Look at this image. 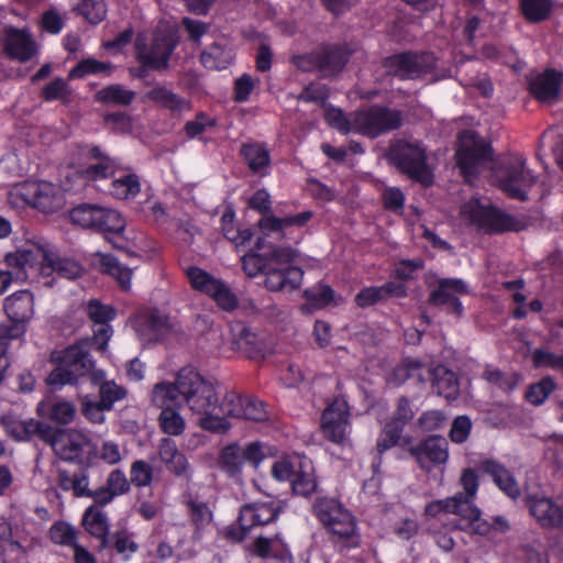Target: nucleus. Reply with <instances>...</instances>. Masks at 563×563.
<instances>
[{"label": "nucleus", "instance_id": "nucleus-29", "mask_svg": "<svg viewBox=\"0 0 563 563\" xmlns=\"http://www.w3.org/2000/svg\"><path fill=\"white\" fill-rule=\"evenodd\" d=\"M479 468L489 475L496 486L509 498L516 500L521 495L520 486L514 474L501 463L488 459L481 463Z\"/></svg>", "mask_w": 563, "mask_h": 563}, {"label": "nucleus", "instance_id": "nucleus-3", "mask_svg": "<svg viewBox=\"0 0 563 563\" xmlns=\"http://www.w3.org/2000/svg\"><path fill=\"white\" fill-rule=\"evenodd\" d=\"M161 384L173 391L180 406H187L194 415L217 411L218 393L214 385L192 368H181L175 382Z\"/></svg>", "mask_w": 563, "mask_h": 563}, {"label": "nucleus", "instance_id": "nucleus-49", "mask_svg": "<svg viewBox=\"0 0 563 563\" xmlns=\"http://www.w3.org/2000/svg\"><path fill=\"white\" fill-rule=\"evenodd\" d=\"M71 93L69 85L63 78H55L42 90V97L46 101L60 100L65 104L70 102Z\"/></svg>", "mask_w": 563, "mask_h": 563}, {"label": "nucleus", "instance_id": "nucleus-12", "mask_svg": "<svg viewBox=\"0 0 563 563\" xmlns=\"http://www.w3.org/2000/svg\"><path fill=\"white\" fill-rule=\"evenodd\" d=\"M437 64L430 52H404L387 57L384 67L400 79H418L430 73Z\"/></svg>", "mask_w": 563, "mask_h": 563}, {"label": "nucleus", "instance_id": "nucleus-52", "mask_svg": "<svg viewBox=\"0 0 563 563\" xmlns=\"http://www.w3.org/2000/svg\"><path fill=\"white\" fill-rule=\"evenodd\" d=\"M552 8L551 0H522L521 9L523 15L531 22L545 20Z\"/></svg>", "mask_w": 563, "mask_h": 563}, {"label": "nucleus", "instance_id": "nucleus-53", "mask_svg": "<svg viewBox=\"0 0 563 563\" xmlns=\"http://www.w3.org/2000/svg\"><path fill=\"white\" fill-rule=\"evenodd\" d=\"M555 387L556 384L551 377H544L539 383L533 384L528 388L526 398L530 404L540 406L545 401L550 394L554 391Z\"/></svg>", "mask_w": 563, "mask_h": 563}, {"label": "nucleus", "instance_id": "nucleus-9", "mask_svg": "<svg viewBox=\"0 0 563 563\" xmlns=\"http://www.w3.org/2000/svg\"><path fill=\"white\" fill-rule=\"evenodd\" d=\"M462 214L471 223L486 233H503L506 231H521L526 223L506 212L490 206H483L478 201H470L462 207Z\"/></svg>", "mask_w": 563, "mask_h": 563}, {"label": "nucleus", "instance_id": "nucleus-25", "mask_svg": "<svg viewBox=\"0 0 563 563\" xmlns=\"http://www.w3.org/2000/svg\"><path fill=\"white\" fill-rule=\"evenodd\" d=\"M408 368L411 371L410 376L415 375V371L424 369L429 377L432 378L437 394L443 396L448 401H453L459 397L460 388L457 377L446 367L437 366L434 368H424L419 361H409Z\"/></svg>", "mask_w": 563, "mask_h": 563}, {"label": "nucleus", "instance_id": "nucleus-33", "mask_svg": "<svg viewBox=\"0 0 563 563\" xmlns=\"http://www.w3.org/2000/svg\"><path fill=\"white\" fill-rule=\"evenodd\" d=\"M253 551L257 556L266 559L267 563H294L291 554L277 536L257 537L253 543Z\"/></svg>", "mask_w": 563, "mask_h": 563}, {"label": "nucleus", "instance_id": "nucleus-63", "mask_svg": "<svg viewBox=\"0 0 563 563\" xmlns=\"http://www.w3.org/2000/svg\"><path fill=\"white\" fill-rule=\"evenodd\" d=\"M532 361L536 367H549L563 371V355H556L548 350L537 349L532 353Z\"/></svg>", "mask_w": 563, "mask_h": 563}, {"label": "nucleus", "instance_id": "nucleus-15", "mask_svg": "<svg viewBox=\"0 0 563 563\" xmlns=\"http://www.w3.org/2000/svg\"><path fill=\"white\" fill-rule=\"evenodd\" d=\"M152 402L162 410L158 416L162 431L168 435H180L185 431L186 422L178 411L181 406L173 397V391L167 390L161 383L155 384L152 390Z\"/></svg>", "mask_w": 563, "mask_h": 563}, {"label": "nucleus", "instance_id": "nucleus-58", "mask_svg": "<svg viewBox=\"0 0 563 563\" xmlns=\"http://www.w3.org/2000/svg\"><path fill=\"white\" fill-rule=\"evenodd\" d=\"M86 312L90 320L97 324H107L115 317V309L111 306L102 305L99 300H90L87 303Z\"/></svg>", "mask_w": 563, "mask_h": 563}, {"label": "nucleus", "instance_id": "nucleus-23", "mask_svg": "<svg viewBox=\"0 0 563 563\" xmlns=\"http://www.w3.org/2000/svg\"><path fill=\"white\" fill-rule=\"evenodd\" d=\"M176 43L172 35L157 33L154 35L150 46L137 45V56L145 67L152 69H165Z\"/></svg>", "mask_w": 563, "mask_h": 563}, {"label": "nucleus", "instance_id": "nucleus-7", "mask_svg": "<svg viewBox=\"0 0 563 563\" xmlns=\"http://www.w3.org/2000/svg\"><path fill=\"white\" fill-rule=\"evenodd\" d=\"M297 257V252L291 247H276L271 252L269 265L264 275V285L272 291L299 288L303 272L296 266H285Z\"/></svg>", "mask_w": 563, "mask_h": 563}, {"label": "nucleus", "instance_id": "nucleus-30", "mask_svg": "<svg viewBox=\"0 0 563 563\" xmlns=\"http://www.w3.org/2000/svg\"><path fill=\"white\" fill-rule=\"evenodd\" d=\"M134 329L144 345L161 342L170 332L167 318L155 313L140 318Z\"/></svg>", "mask_w": 563, "mask_h": 563}, {"label": "nucleus", "instance_id": "nucleus-45", "mask_svg": "<svg viewBox=\"0 0 563 563\" xmlns=\"http://www.w3.org/2000/svg\"><path fill=\"white\" fill-rule=\"evenodd\" d=\"M186 275L194 289L207 295H210L211 291L216 290V287H219V279L197 266L188 267Z\"/></svg>", "mask_w": 563, "mask_h": 563}, {"label": "nucleus", "instance_id": "nucleus-42", "mask_svg": "<svg viewBox=\"0 0 563 563\" xmlns=\"http://www.w3.org/2000/svg\"><path fill=\"white\" fill-rule=\"evenodd\" d=\"M135 96L134 91L113 84L100 89L96 93V100L104 104L128 107L134 101Z\"/></svg>", "mask_w": 563, "mask_h": 563}, {"label": "nucleus", "instance_id": "nucleus-46", "mask_svg": "<svg viewBox=\"0 0 563 563\" xmlns=\"http://www.w3.org/2000/svg\"><path fill=\"white\" fill-rule=\"evenodd\" d=\"M141 189L139 177L134 174H126L112 181V195L119 199L134 198Z\"/></svg>", "mask_w": 563, "mask_h": 563}, {"label": "nucleus", "instance_id": "nucleus-60", "mask_svg": "<svg viewBox=\"0 0 563 563\" xmlns=\"http://www.w3.org/2000/svg\"><path fill=\"white\" fill-rule=\"evenodd\" d=\"M271 254L262 255L257 253L245 254L242 257L243 271L249 277H255L260 273H264L269 265Z\"/></svg>", "mask_w": 563, "mask_h": 563}, {"label": "nucleus", "instance_id": "nucleus-51", "mask_svg": "<svg viewBox=\"0 0 563 563\" xmlns=\"http://www.w3.org/2000/svg\"><path fill=\"white\" fill-rule=\"evenodd\" d=\"M187 507L190 521L197 529H202L212 521V511L207 503L197 499H189L187 501Z\"/></svg>", "mask_w": 563, "mask_h": 563}, {"label": "nucleus", "instance_id": "nucleus-43", "mask_svg": "<svg viewBox=\"0 0 563 563\" xmlns=\"http://www.w3.org/2000/svg\"><path fill=\"white\" fill-rule=\"evenodd\" d=\"M91 157L98 162L89 165L84 175L91 180L104 179L114 174V162L104 155L99 147L95 146L90 150Z\"/></svg>", "mask_w": 563, "mask_h": 563}, {"label": "nucleus", "instance_id": "nucleus-14", "mask_svg": "<svg viewBox=\"0 0 563 563\" xmlns=\"http://www.w3.org/2000/svg\"><path fill=\"white\" fill-rule=\"evenodd\" d=\"M314 514L329 531L339 539H349L355 532L352 515L335 499L320 498L316 501Z\"/></svg>", "mask_w": 563, "mask_h": 563}, {"label": "nucleus", "instance_id": "nucleus-47", "mask_svg": "<svg viewBox=\"0 0 563 563\" xmlns=\"http://www.w3.org/2000/svg\"><path fill=\"white\" fill-rule=\"evenodd\" d=\"M125 224V220L120 212L113 209L100 207V217H98L96 230L120 233L124 230Z\"/></svg>", "mask_w": 563, "mask_h": 563}, {"label": "nucleus", "instance_id": "nucleus-36", "mask_svg": "<svg viewBox=\"0 0 563 563\" xmlns=\"http://www.w3.org/2000/svg\"><path fill=\"white\" fill-rule=\"evenodd\" d=\"M37 413L57 424H69L76 417V407L66 400L47 399L38 404Z\"/></svg>", "mask_w": 563, "mask_h": 563}, {"label": "nucleus", "instance_id": "nucleus-28", "mask_svg": "<svg viewBox=\"0 0 563 563\" xmlns=\"http://www.w3.org/2000/svg\"><path fill=\"white\" fill-rule=\"evenodd\" d=\"M4 35V52L9 57L27 62L35 55L36 44L24 30L7 27Z\"/></svg>", "mask_w": 563, "mask_h": 563}, {"label": "nucleus", "instance_id": "nucleus-44", "mask_svg": "<svg viewBox=\"0 0 563 563\" xmlns=\"http://www.w3.org/2000/svg\"><path fill=\"white\" fill-rule=\"evenodd\" d=\"M483 378L493 387L504 393L512 391L518 383V377L514 373H504L500 369L487 366L483 373Z\"/></svg>", "mask_w": 563, "mask_h": 563}, {"label": "nucleus", "instance_id": "nucleus-27", "mask_svg": "<svg viewBox=\"0 0 563 563\" xmlns=\"http://www.w3.org/2000/svg\"><path fill=\"white\" fill-rule=\"evenodd\" d=\"M526 506L534 519L544 528H560L563 523V506L555 505L550 498L527 496Z\"/></svg>", "mask_w": 563, "mask_h": 563}, {"label": "nucleus", "instance_id": "nucleus-55", "mask_svg": "<svg viewBox=\"0 0 563 563\" xmlns=\"http://www.w3.org/2000/svg\"><path fill=\"white\" fill-rule=\"evenodd\" d=\"M303 296L313 308L319 309L325 307L333 300L334 290L328 285L319 284L312 288L306 289Z\"/></svg>", "mask_w": 563, "mask_h": 563}, {"label": "nucleus", "instance_id": "nucleus-62", "mask_svg": "<svg viewBox=\"0 0 563 563\" xmlns=\"http://www.w3.org/2000/svg\"><path fill=\"white\" fill-rule=\"evenodd\" d=\"M199 426L207 431L223 433L230 429V423L227 419L220 417L216 411L208 413H198Z\"/></svg>", "mask_w": 563, "mask_h": 563}, {"label": "nucleus", "instance_id": "nucleus-4", "mask_svg": "<svg viewBox=\"0 0 563 563\" xmlns=\"http://www.w3.org/2000/svg\"><path fill=\"white\" fill-rule=\"evenodd\" d=\"M89 344V341H80L58 353L57 366L46 378L53 390H58L65 385H77L82 377H88L91 382V375L98 372V368H95Z\"/></svg>", "mask_w": 563, "mask_h": 563}, {"label": "nucleus", "instance_id": "nucleus-18", "mask_svg": "<svg viewBox=\"0 0 563 563\" xmlns=\"http://www.w3.org/2000/svg\"><path fill=\"white\" fill-rule=\"evenodd\" d=\"M46 444L64 461L80 460L90 444V439L77 429L52 427Z\"/></svg>", "mask_w": 563, "mask_h": 563}, {"label": "nucleus", "instance_id": "nucleus-50", "mask_svg": "<svg viewBox=\"0 0 563 563\" xmlns=\"http://www.w3.org/2000/svg\"><path fill=\"white\" fill-rule=\"evenodd\" d=\"M154 478V468L153 466L144 461L136 460L131 464L130 468V482L131 485L135 487H146L150 486Z\"/></svg>", "mask_w": 563, "mask_h": 563}, {"label": "nucleus", "instance_id": "nucleus-41", "mask_svg": "<svg viewBox=\"0 0 563 563\" xmlns=\"http://www.w3.org/2000/svg\"><path fill=\"white\" fill-rule=\"evenodd\" d=\"M232 59V49L221 43H213L201 54V63L209 69H224Z\"/></svg>", "mask_w": 563, "mask_h": 563}, {"label": "nucleus", "instance_id": "nucleus-54", "mask_svg": "<svg viewBox=\"0 0 563 563\" xmlns=\"http://www.w3.org/2000/svg\"><path fill=\"white\" fill-rule=\"evenodd\" d=\"M111 65L93 58L80 60L68 74L69 79L82 78L90 74L109 73Z\"/></svg>", "mask_w": 563, "mask_h": 563}, {"label": "nucleus", "instance_id": "nucleus-38", "mask_svg": "<svg viewBox=\"0 0 563 563\" xmlns=\"http://www.w3.org/2000/svg\"><path fill=\"white\" fill-rule=\"evenodd\" d=\"M93 256L98 260L101 271L115 278L123 290L131 288L132 268L123 266L119 260L111 254L97 252Z\"/></svg>", "mask_w": 563, "mask_h": 563}, {"label": "nucleus", "instance_id": "nucleus-40", "mask_svg": "<svg viewBox=\"0 0 563 563\" xmlns=\"http://www.w3.org/2000/svg\"><path fill=\"white\" fill-rule=\"evenodd\" d=\"M82 525L92 537L101 540L102 547L107 545L109 522L106 514L99 507L90 506L86 509Z\"/></svg>", "mask_w": 563, "mask_h": 563}, {"label": "nucleus", "instance_id": "nucleus-37", "mask_svg": "<svg viewBox=\"0 0 563 563\" xmlns=\"http://www.w3.org/2000/svg\"><path fill=\"white\" fill-rule=\"evenodd\" d=\"M240 154L252 173L266 175L271 166V155L264 144L256 142L243 143Z\"/></svg>", "mask_w": 563, "mask_h": 563}, {"label": "nucleus", "instance_id": "nucleus-39", "mask_svg": "<svg viewBox=\"0 0 563 563\" xmlns=\"http://www.w3.org/2000/svg\"><path fill=\"white\" fill-rule=\"evenodd\" d=\"M317 486L312 463L310 461H300L291 479L292 492L306 497L314 493Z\"/></svg>", "mask_w": 563, "mask_h": 563}, {"label": "nucleus", "instance_id": "nucleus-59", "mask_svg": "<svg viewBox=\"0 0 563 563\" xmlns=\"http://www.w3.org/2000/svg\"><path fill=\"white\" fill-rule=\"evenodd\" d=\"M244 398L245 397L240 396L233 390L227 391L222 400H218L217 410H219V412L222 415L240 418Z\"/></svg>", "mask_w": 563, "mask_h": 563}, {"label": "nucleus", "instance_id": "nucleus-57", "mask_svg": "<svg viewBox=\"0 0 563 563\" xmlns=\"http://www.w3.org/2000/svg\"><path fill=\"white\" fill-rule=\"evenodd\" d=\"M51 540L60 545L74 547L76 543V530L64 521L55 522L49 529Z\"/></svg>", "mask_w": 563, "mask_h": 563}, {"label": "nucleus", "instance_id": "nucleus-11", "mask_svg": "<svg viewBox=\"0 0 563 563\" xmlns=\"http://www.w3.org/2000/svg\"><path fill=\"white\" fill-rule=\"evenodd\" d=\"M3 308L12 324L0 325V340L10 342L25 333V324L34 314V296L29 290L15 291L4 299Z\"/></svg>", "mask_w": 563, "mask_h": 563}, {"label": "nucleus", "instance_id": "nucleus-31", "mask_svg": "<svg viewBox=\"0 0 563 563\" xmlns=\"http://www.w3.org/2000/svg\"><path fill=\"white\" fill-rule=\"evenodd\" d=\"M159 460L168 472L175 476H188L190 465L185 454L179 451L176 442L170 438H163L157 448Z\"/></svg>", "mask_w": 563, "mask_h": 563}, {"label": "nucleus", "instance_id": "nucleus-64", "mask_svg": "<svg viewBox=\"0 0 563 563\" xmlns=\"http://www.w3.org/2000/svg\"><path fill=\"white\" fill-rule=\"evenodd\" d=\"M115 496L125 495L131 489V482L120 468L111 471L104 484Z\"/></svg>", "mask_w": 563, "mask_h": 563}, {"label": "nucleus", "instance_id": "nucleus-21", "mask_svg": "<svg viewBox=\"0 0 563 563\" xmlns=\"http://www.w3.org/2000/svg\"><path fill=\"white\" fill-rule=\"evenodd\" d=\"M264 456L263 446L260 442H251L246 446L230 444L221 451L220 466L230 476H238L242 473L245 463L257 467Z\"/></svg>", "mask_w": 563, "mask_h": 563}, {"label": "nucleus", "instance_id": "nucleus-2", "mask_svg": "<svg viewBox=\"0 0 563 563\" xmlns=\"http://www.w3.org/2000/svg\"><path fill=\"white\" fill-rule=\"evenodd\" d=\"M5 263L9 267H16V278L22 280L29 278L30 272L45 276L56 273L68 279L77 278L82 273L78 262L60 257L53 251L35 243L7 254Z\"/></svg>", "mask_w": 563, "mask_h": 563}, {"label": "nucleus", "instance_id": "nucleus-1", "mask_svg": "<svg viewBox=\"0 0 563 563\" xmlns=\"http://www.w3.org/2000/svg\"><path fill=\"white\" fill-rule=\"evenodd\" d=\"M457 166L467 183L489 167L503 191L509 197L527 200V191L536 184V177L526 167V159L519 155H509L493 159V150L484 139L472 131L460 134L456 151Z\"/></svg>", "mask_w": 563, "mask_h": 563}, {"label": "nucleus", "instance_id": "nucleus-8", "mask_svg": "<svg viewBox=\"0 0 563 563\" xmlns=\"http://www.w3.org/2000/svg\"><path fill=\"white\" fill-rule=\"evenodd\" d=\"M389 157L401 173L423 186L433 183L432 172L427 164L426 148L420 143L397 141L390 148Z\"/></svg>", "mask_w": 563, "mask_h": 563}, {"label": "nucleus", "instance_id": "nucleus-6", "mask_svg": "<svg viewBox=\"0 0 563 563\" xmlns=\"http://www.w3.org/2000/svg\"><path fill=\"white\" fill-rule=\"evenodd\" d=\"M10 200L15 206H32L44 213H53L64 206L60 190L47 181H24L10 191Z\"/></svg>", "mask_w": 563, "mask_h": 563}, {"label": "nucleus", "instance_id": "nucleus-35", "mask_svg": "<svg viewBox=\"0 0 563 563\" xmlns=\"http://www.w3.org/2000/svg\"><path fill=\"white\" fill-rule=\"evenodd\" d=\"M144 100L152 101L157 106L173 112L183 113L191 109L190 101L173 92L164 86H155L144 95Z\"/></svg>", "mask_w": 563, "mask_h": 563}, {"label": "nucleus", "instance_id": "nucleus-10", "mask_svg": "<svg viewBox=\"0 0 563 563\" xmlns=\"http://www.w3.org/2000/svg\"><path fill=\"white\" fill-rule=\"evenodd\" d=\"M402 121L401 111L375 104L354 112V132L375 139L399 129Z\"/></svg>", "mask_w": 563, "mask_h": 563}, {"label": "nucleus", "instance_id": "nucleus-48", "mask_svg": "<svg viewBox=\"0 0 563 563\" xmlns=\"http://www.w3.org/2000/svg\"><path fill=\"white\" fill-rule=\"evenodd\" d=\"M98 217H100V207L96 205H80L70 212L71 221L86 229H95Z\"/></svg>", "mask_w": 563, "mask_h": 563}, {"label": "nucleus", "instance_id": "nucleus-16", "mask_svg": "<svg viewBox=\"0 0 563 563\" xmlns=\"http://www.w3.org/2000/svg\"><path fill=\"white\" fill-rule=\"evenodd\" d=\"M232 346L251 360H262L272 352L266 332L238 322L231 325Z\"/></svg>", "mask_w": 563, "mask_h": 563}, {"label": "nucleus", "instance_id": "nucleus-32", "mask_svg": "<svg viewBox=\"0 0 563 563\" xmlns=\"http://www.w3.org/2000/svg\"><path fill=\"white\" fill-rule=\"evenodd\" d=\"M562 79L555 70H545L530 82L531 93L541 102L553 103L558 100Z\"/></svg>", "mask_w": 563, "mask_h": 563}, {"label": "nucleus", "instance_id": "nucleus-22", "mask_svg": "<svg viewBox=\"0 0 563 563\" xmlns=\"http://www.w3.org/2000/svg\"><path fill=\"white\" fill-rule=\"evenodd\" d=\"M312 217V212L303 211L296 216H288L285 218H278L274 213L264 214L257 221V228L260 230V236L256 240L255 247L262 250L266 246V238L274 236L275 239H283L285 236V230L289 227H302Z\"/></svg>", "mask_w": 563, "mask_h": 563}, {"label": "nucleus", "instance_id": "nucleus-24", "mask_svg": "<svg viewBox=\"0 0 563 563\" xmlns=\"http://www.w3.org/2000/svg\"><path fill=\"white\" fill-rule=\"evenodd\" d=\"M467 285L460 278L439 279L438 286L430 292L429 302L434 306L448 305L450 311L457 317L463 313L459 295L467 294Z\"/></svg>", "mask_w": 563, "mask_h": 563}, {"label": "nucleus", "instance_id": "nucleus-5", "mask_svg": "<svg viewBox=\"0 0 563 563\" xmlns=\"http://www.w3.org/2000/svg\"><path fill=\"white\" fill-rule=\"evenodd\" d=\"M459 483L463 488L452 496V515L460 517L466 522V528L479 536H487L490 532L488 521L482 518V511L474 504L479 482L473 468L462 471Z\"/></svg>", "mask_w": 563, "mask_h": 563}, {"label": "nucleus", "instance_id": "nucleus-17", "mask_svg": "<svg viewBox=\"0 0 563 563\" xmlns=\"http://www.w3.org/2000/svg\"><path fill=\"white\" fill-rule=\"evenodd\" d=\"M413 417L415 411L409 398L405 396L399 397L393 416L385 423L378 435L376 450L379 454L399 444L406 424H408Z\"/></svg>", "mask_w": 563, "mask_h": 563}, {"label": "nucleus", "instance_id": "nucleus-13", "mask_svg": "<svg viewBox=\"0 0 563 563\" xmlns=\"http://www.w3.org/2000/svg\"><path fill=\"white\" fill-rule=\"evenodd\" d=\"M349 60V53L338 46H327L310 54L295 57V64L303 71L317 70L323 77L340 73Z\"/></svg>", "mask_w": 563, "mask_h": 563}, {"label": "nucleus", "instance_id": "nucleus-19", "mask_svg": "<svg viewBox=\"0 0 563 563\" xmlns=\"http://www.w3.org/2000/svg\"><path fill=\"white\" fill-rule=\"evenodd\" d=\"M277 515L278 511L272 504L255 503L245 505L240 510L239 527H229L227 529V537L240 542L246 538L253 528L272 522Z\"/></svg>", "mask_w": 563, "mask_h": 563}, {"label": "nucleus", "instance_id": "nucleus-26", "mask_svg": "<svg viewBox=\"0 0 563 563\" xmlns=\"http://www.w3.org/2000/svg\"><path fill=\"white\" fill-rule=\"evenodd\" d=\"M408 452L413 456L421 468H428L426 462L444 464L449 459V443L441 435H430L415 446H409Z\"/></svg>", "mask_w": 563, "mask_h": 563}, {"label": "nucleus", "instance_id": "nucleus-56", "mask_svg": "<svg viewBox=\"0 0 563 563\" xmlns=\"http://www.w3.org/2000/svg\"><path fill=\"white\" fill-rule=\"evenodd\" d=\"M77 10L87 21L93 24L101 22L107 14L103 0H82Z\"/></svg>", "mask_w": 563, "mask_h": 563}, {"label": "nucleus", "instance_id": "nucleus-61", "mask_svg": "<svg viewBox=\"0 0 563 563\" xmlns=\"http://www.w3.org/2000/svg\"><path fill=\"white\" fill-rule=\"evenodd\" d=\"M82 415L92 423H102L104 421V411H108L99 400H92L88 395L80 396Z\"/></svg>", "mask_w": 563, "mask_h": 563}, {"label": "nucleus", "instance_id": "nucleus-34", "mask_svg": "<svg viewBox=\"0 0 563 563\" xmlns=\"http://www.w3.org/2000/svg\"><path fill=\"white\" fill-rule=\"evenodd\" d=\"M91 384L98 387L99 401L109 411L117 401L123 400L128 395V390L123 386L113 380H107L106 373L102 369L92 373Z\"/></svg>", "mask_w": 563, "mask_h": 563}, {"label": "nucleus", "instance_id": "nucleus-20", "mask_svg": "<svg viewBox=\"0 0 563 563\" xmlns=\"http://www.w3.org/2000/svg\"><path fill=\"white\" fill-rule=\"evenodd\" d=\"M350 427V410L347 402L335 398L322 412L321 429L323 435L331 442L344 444Z\"/></svg>", "mask_w": 563, "mask_h": 563}]
</instances>
